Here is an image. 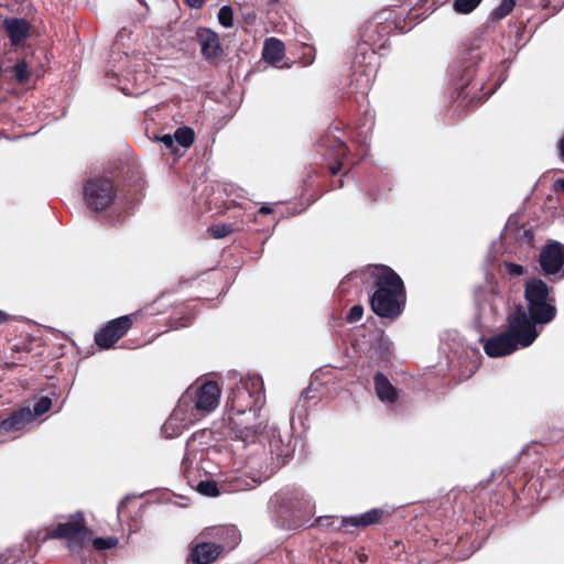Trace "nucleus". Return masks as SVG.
Listing matches in <instances>:
<instances>
[{
	"label": "nucleus",
	"mask_w": 564,
	"mask_h": 564,
	"mask_svg": "<svg viewBox=\"0 0 564 564\" xmlns=\"http://www.w3.org/2000/svg\"><path fill=\"white\" fill-rule=\"evenodd\" d=\"M220 398V389L215 381H205L199 386H191L180 398L177 405L163 424L166 437H175L188 429L199 417L213 412Z\"/></svg>",
	"instance_id": "nucleus-1"
},
{
	"label": "nucleus",
	"mask_w": 564,
	"mask_h": 564,
	"mask_svg": "<svg viewBox=\"0 0 564 564\" xmlns=\"http://www.w3.org/2000/svg\"><path fill=\"white\" fill-rule=\"evenodd\" d=\"M524 299L527 307L521 304L514 305L508 313L509 316L521 314L524 323L530 329L539 333L538 325L551 323L556 316L555 300L551 294V289L541 279H530L525 282Z\"/></svg>",
	"instance_id": "nucleus-2"
},
{
	"label": "nucleus",
	"mask_w": 564,
	"mask_h": 564,
	"mask_svg": "<svg viewBox=\"0 0 564 564\" xmlns=\"http://www.w3.org/2000/svg\"><path fill=\"white\" fill-rule=\"evenodd\" d=\"M376 290L370 297L372 311L380 317L395 319L405 305V290L402 279L390 268H375Z\"/></svg>",
	"instance_id": "nucleus-3"
},
{
	"label": "nucleus",
	"mask_w": 564,
	"mask_h": 564,
	"mask_svg": "<svg viewBox=\"0 0 564 564\" xmlns=\"http://www.w3.org/2000/svg\"><path fill=\"white\" fill-rule=\"evenodd\" d=\"M521 314L507 316V328L498 335L491 336L484 343V350L491 358H500L511 355L519 348H525L533 344L539 336L530 329L528 323H523Z\"/></svg>",
	"instance_id": "nucleus-4"
},
{
	"label": "nucleus",
	"mask_w": 564,
	"mask_h": 564,
	"mask_svg": "<svg viewBox=\"0 0 564 564\" xmlns=\"http://www.w3.org/2000/svg\"><path fill=\"white\" fill-rule=\"evenodd\" d=\"M203 535L213 536L214 542H197L192 544L187 557L188 564H210L215 562L223 551L237 544L238 536L234 527L210 528Z\"/></svg>",
	"instance_id": "nucleus-5"
},
{
	"label": "nucleus",
	"mask_w": 564,
	"mask_h": 564,
	"mask_svg": "<svg viewBox=\"0 0 564 564\" xmlns=\"http://www.w3.org/2000/svg\"><path fill=\"white\" fill-rule=\"evenodd\" d=\"M229 420L230 423L238 429V440L234 445L235 452L247 449L249 447V451L246 455L240 454V457L245 460L246 468H248L250 473L260 474L259 477H267L271 473L265 464L267 453L263 446L256 442V434L259 432L260 426L246 425L240 427V422H238V419L230 416Z\"/></svg>",
	"instance_id": "nucleus-6"
},
{
	"label": "nucleus",
	"mask_w": 564,
	"mask_h": 564,
	"mask_svg": "<svg viewBox=\"0 0 564 564\" xmlns=\"http://www.w3.org/2000/svg\"><path fill=\"white\" fill-rule=\"evenodd\" d=\"M264 404L263 381L254 375L240 379L229 395L228 405L237 416L249 413L256 417L257 411Z\"/></svg>",
	"instance_id": "nucleus-7"
},
{
	"label": "nucleus",
	"mask_w": 564,
	"mask_h": 564,
	"mask_svg": "<svg viewBox=\"0 0 564 564\" xmlns=\"http://www.w3.org/2000/svg\"><path fill=\"white\" fill-rule=\"evenodd\" d=\"M89 538V531L85 523L84 514L77 511L69 514L65 522L57 523L44 538L65 540L72 552L79 551Z\"/></svg>",
	"instance_id": "nucleus-8"
},
{
	"label": "nucleus",
	"mask_w": 564,
	"mask_h": 564,
	"mask_svg": "<svg viewBox=\"0 0 564 564\" xmlns=\"http://www.w3.org/2000/svg\"><path fill=\"white\" fill-rule=\"evenodd\" d=\"M83 189L87 206L96 212L108 208L116 197L111 180L104 176L89 177Z\"/></svg>",
	"instance_id": "nucleus-9"
},
{
	"label": "nucleus",
	"mask_w": 564,
	"mask_h": 564,
	"mask_svg": "<svg viewBox=\"0 0 564 564\" xmlns=\"http://www.w3.org/2000/svg\"><path fill=\"white\" fill-rule=\"evenodd\" d=\"M476 318L479 326L489 327L503 307V296L490 289L476 292Z\"/></svg>",
	"instance_id": "nucleus-10"
},
{
	"label": "nucleus",
	"mask_w": 564,
	"mask_h": 564,
	"mask_svg": "<svg viewBox=\"0 0 564 564\" xmlns=\"http://www.w3.org/2000/svg\"><path fill=\"white\" fill-rule=\"evenodd\" d=\"M539 263L542 272L551 281L564 278V245L552 241L540 251Z\"/></svg>",
	"instance_id": "nucleus-11"
},
{
	"label": "nucleus",
	"mask_w": 564,
	"mask_h": 564,
	"mask_svg": "<svg viewBox=\"0 0 564 564\" xmlns=\"http://www.w3.org/2000/svg\"><path fill=\"white\" fill-rule=\"evenodd\" d=\"M132 326L130 315H123L107 323L95 336L98 347L108 349L112 347Z\"/></svg>",
	"instance_id": "nucleus-12"
},
{
	"label": "nucleus",
	"mask_w": 564,
	"mask_h": 564,
	"mask_svg": "<svg viewBox=\"0 0 564 564\" xmlns=\"http://www.w3.org/2000/svg\"><path fill=\"white\" fill-rule=\"evenodd\" d=\"M32 422L30 408H21L0 422V434L23 432Z\"/></svg>",
	"instance_id": "nucleus-13"
},
{
	"label": "nucleus",
	"mask_w": 564,
	"mask_h": 564,
	"mask_svg": "<svg viewBox=\"0 0 564 564\" xmlns=\"http://www.w3.org/2000/svg\"><path fill=\"white\" fill-rule=\"evenodd\" d=\"M196 36L202 54L206 59L217 58L223 54V48L217 33L210 29H198Z\"/></svg>",
	"instance_id": "nucleus-14"
},
{
	"label": "nucleus",
	"mask_w": 564,
	"mask_h": 564,
	"mask_svg": "<svg viewBox=\"0 0 564 564\" xmlns=\"http://www.w3.org/2000/svg\"><path fill=\"white\" fill-rule=\"evenodd\" d=\"M13 45L23 42L30 33L31 25L28 20L22 18H7L2 24Z\"/></svg>",
	"instance_id": "nucleus-15"
},
{
	"label": "nucleus",
	"mask_w": 564,
	"mask_h": 564,
	"mask_svg": "<svg viewBox=\"0 0 564 564\" xmlns=\"http://www.w3.org/2000/svg\"><path fill=\"white\" fill-rule=\"evenodd\" d=\"M375 392L378 399L387 404H393L399 399L398 389L382 373L376 372L373 376Z\"/></svg>",
	"instance_id": "nucleus-16"
},
{
	"label": "nucleus",
	"mask_w": 564,
	"mask_h": 564,
	"mask_svg": "<svg viewBox=\"0 0 564 564\" xmlns=\"http://www.w3.org/2000/svg\"><path fill=\"white\" fill-rule=\"evenodd\" d=\"M319 147L329 149L332 152H334L337 162L333 164L329 170L332 174L336 175L341 169L343 162L339 159L346 155V145L339 138L328 132L319 140Z\"/></svg>",
	"instance_id": "nucleus-17"
},
{
	"label": "nucleus",
	"mask_w": 564,
	"mask_h": 564,
	"mask_svg": "<svg viewBox=\"0 0 564 564\" xmlns=\"http://www.w3.org/2000/svg\"><path fill=\"white\" fill-rule=\"evenodd\" d=\"M382 514H383V510L373 508V509H371L365 513H361V514L343 518L340 520V524L338 528L339 529L348 528V527H355V528L362 527L364 528V527L377 523L380 520V518L382 517Z\"/></svg>",
	"instance_id": "nucleus-18"
},
{
	"label": "nucleus",
	"mask_w": 564,
	"mask_h": 564,
	"mask_svg": "<svg viewBox=\"0 0 564 564\" xmlns=\"http://www.w3.org/2000/svg\"><path fill=\"white\" fill-rule=\"evenodd\" d=\"M284 52V44L282 43V41L275 37H270L267 39L264 42L262 56L267 62L271 63L272 65H275L276 63L283 59Z\"/></svg>",
	"instance_id": "nucleus-19"
},
{
	"label": "nucleus",
	"mask_w": 564,
	"mask_h": 564,
	"mask_svg": "<svg viewBox=\"0 0 564 564\" xmlns=\"http://www.w3.org/2000/svg\"><path fill=\"white\" fill-rule=\"evenodd\" d=\"M300 498H303V495L300 492H291V491H281L275 496L276 502H281L286 505V507L293 509H301L302 505L300 502Z\"/></svg>",
	"instance_id": "nucleus-20"
},
{
	"label": "nucleus",
	"mask_w": 564,
	"mask_h": 564,
	"mask_svg": "<svg viewBox=\"0 0 564 564\" xmlns=\"http://www.w3.org/2000/svg\"><path fill=\"white\" fill-rule=\"evenodd\" d=\"M516 7V0H501L500 4L492 10L490 19L492 21H500L508 17Z\"/></svg>",
	"instance_id": "nucleus-21"
},
{
	"label": "nucleus",
	"mask_w": 564,
	"mask_h": 564,
	"mask_svg": "<svg viewBox=\"0 0 564 564\" xmlns=\"http://www.w3.org/2000/svg\"><path fill=\"white\" fill-rule=\"evenodd\" d=\"M174 140L183 148H189L194 142V131L188 127L176 129L174 132Z\"/></svg>",
	"instance_id": "nucleus-22"
},
{
	"label": "nucleus",
	"mask_w": 564,
	"mask_h": 564,
	"mask_svg": "<svg viewBox=\"0 0 564 564\" xmlns=\"http://www.w3.org/2000/svg\"><path fill=\"white\" fill-rule=\"evenodd\" d=\"M480 2L481 0H454L453 9L457 13L468 14L473 12Z\"/></svg>",
	"instance_id": "nucleus-23"
},
{
	"label": "nucleus",
	"mask_w": 564,
	"mask_h": 564,
	"mask_svg": "<svg viewBox=\"0 0 564 564\" xmlns=\"http://www.w3.org/2000/svg\"><path fill=\"white\" fill-rule=\"evenodd\" d=\"M218 21L224 28H231L234 24V10L230 6H223L218 11Z\"/></svg>",
	"instance_id": "nucleus-24"
},
{
	"label": "nucleus",
	"mask_w": 564,
	"mask_h": 564,
	"mask_svg": "<svg viewBox=\"0 0 564 564\" xmlns=\"http://www.w3.org/2000/svg\"><path fill=\"white\" fill-rule=\"evenodd\" d=\"M13 74H14V77L18 83H20V84L26 83L30 78V73H29L26 63L24 61L18 62L13 66Z\"/></svg>",
	"instance_id": "nucleus-25"
},
{
	"label": "nucleus",
	"mask_w": 564,
	"mask_h": 564,
	"mask_svg": "<svg viewBox=\"0 0 564 564\" xmlns=\"http://www.w3.org/2000/svg\"><path fill=\"white\" fill-rule=\"evenodd\" d=\"M118 539L110 536V538H95L93 540V545L96 550L102 551V550H109L118 545Z\"/></svg>",
	"instance_id": "nucleus-26"
},
{
	"label": "nucleus",
	"mask_w": 564,
	"mask_h": 564,
	"mask_svg": "<svg viewBox=\"0 0 564 564\" xmlns=\"http://www.w3.org/2000/svg\"><path fill=\"white\" fill-rule=\"evenodd\" d=\"M52 406V400L48 398V397H42L40 398L35 404H34V409H33V419L35 416H40L44 413H46Z\"/></svg>",
	"instance_id": "nucleus-27"
},
{
	"label": "nucleus",
	"mask_w": 564,
	"mask_h": 564,
	"mask_svg": "<svg viewBox=\"0 0 564 564\" xmlns=\"http://www.w3.org/2000/svg\"><path fill=\"white\" fill-rule=\"evenodd\" d=\"M197 490L208 497H215L219 494L217 485L210 480L200 481L197 485Z\"/></svg>",
	"instance_id": "nucleus-28"
},
{
	"label": "nucleus",
	"mask_w": 564,
	"mask_h": 564,
	"mask_svg": "<svg viewBox=\"0 0 564 564\" xmlns=\"http://www.w3.org/2000/svg\"><path fill=\"white\" fill-rule=\"evenodd\" d=\"M19 558V553L15 550L0 549V564H12Z\"/></svg>",
	"instance_id": "nucleus-29"
},
{
	"label": "nucleus",
	"mask_w": 564,
	"mask_h": 564,
	"mask_svg": "<svg viewBox=\"0 0 564 564\" xmlns=\"http://www.w3.org/2000/svg\"><path fill=\"white\" fill-rule=\"evenodd\" d=\"M231 231H232V228L230 225L221 224V225H215V226L210 227V232H212L213 237L216 239L224 238V237L228 236Z\"/></svg>",
	"instance_id": "nucleus-30"
},
{
	"label": "nucleus",
	"mask_w": 564,
	"mask_h": 564,
	"mask_svg": "<svg viewBox=\"0 0 564 564\" xmlns=\"http://www.w3.org/2000/svg\"><path fill=\"white\" fill-rule=\"evenodd\" d=\"M364 315V307L361 305H354L347 315V321L349 323H356L361 319Z\"/></svg>",
	"instance_id": "nucleus-31"
},
{
	"label": "nucleus",
	"mask_w": 564,
	"mask_h": 564,
	"mask_svg": "<svg viewBox=\"0 0 564 564\" xmlns=\"http://www.w3.org/2000/svg\"><path fill=\"white\" fill-rule=\"evenodd\" d=\"M505 269L511 276H520L524 272V268L522 265L512 262H506Z\"/></svg>",
	"instance_id": "nucleus-32"
},
{
	"label": "nucleus",
	"mask_w": 564,
	"mask_h": 564,
	"mask_svg": "<svg viewBox=\"0 0 564 564\" xmlns=\"http://www.w3.org/2000/svg\"><path fill=\"white\" fill-rule=\"evenodd\" d=\"M160 141L164 144V147L166 149H170L172 151H174V143H175V140H174V137L171 135V134H164L160 138Z\"/></svg>",
	"instance_id": "nucleus-33"
},
{
	"label": "nucleus",
	"mask_w": 564,
	"mask_h": 564,
	"mask_svg": "<svg viewBox=\"0 0 564 564\" xmlns=\"http://www.w3.org/2000/svg\"><path fill=\"white\" fill-rule=\"evenodd\" d=\"M206 0H186V3L193 9H199L204 6Z\"/></svg>",
	"instance_id": "nucleus-34"
},
{
	"label": "nucleus",
	"mask_w": 564,
	"mask_h": 564,
	"mask_svg": "<svg viewBox=\"0 0 564 564\" xmlns=\"http://www.w3.org/2000/svg\"><path fill=\"white\" fill-rule=\"evenodd\" d=\"M256 19H257V15L252 11L243 14V20L247 24H253Z\"/></svg>",
	"instance_id": "nucleus-35"
},
{
	"label": "nucleus",
	"mask_w": 564,
	"mask_h": 564,
	"mask_svg": "<svg viewBox=\"0 0 564 564\" xmlns=\"http://www.w3.org/2000/svg\"><path fill=\"white\" fill-rule=\"evenodd\" d=\"M553 188L556 192H564V178H557L553 184Z\"/></svg>",
	"instance_id": "nucleus-36"
},
{
	"label": "nucleus",
	"mask_w": 564,
	"mask_h": 564,
	"mask_svg": "<svg viewBox=\"0 0 564 564\" xmlns=\"http://www.w3.org/2000/svg\"><path fill=\"white\" fill-rule=\"evenodd\" d=\"M272 212H273V209L270 206H261L258 210V213L262 214V215H268V214H271Z\"/></svg>",
	"instance_id": "nucleus-37"
},
{
	"label": "nucleus",
	"mask_w": 564,
	"mask_h": 564,
	"mask_svg": "<svg viewBox=\"0 0 564 564\" xmlns=\"http://www.w3.org/2000/svg\"><path fill=\"white\" fill-rule=\"evenodd\" d=\"M558 149H560V154H561L562 159H564V137L560 140Z\"/></svg>",
	"instance_id": "nucleus-38"
},
{
	"label": "nucleus",
	"mask_w": 564,
	"mask_h": 564,
	"mask_svg": "<svg viewBox=\"0 0 564 564\" xmlns=\"http://www.w3.org/2000/svg\"><path fill=\"white\" fill-rule=\"evenodd\" d=\"M523 237L528 240V242H530L533 239V234L531 232V230H524Z\"/></svg>",
	"instance_id": "nucleus-39"
},
{
	"label": "nucleus",
	"mask_w": 564,
	"mask_h": 564,
	"mask_svg": "<svg viewBox=\"0 0 564 564\" xmlns=\"http://www.w3.org/2000/svg\"><path fill=\"white\" fill-rule=\"evenodd\" d=\"M8 321V315L0 310V324L6 323Z\"/></svg>",
	"instance_id": "nucleus-40"
},
{
	"label": "nucleus",
	"mask_w": 564,
	"mask_h": 564,
	"mask_svg": "<svg viewBox=\"0 0 564 564\" xmlns=\"http://www.w3.org/2000/svg\"><path fill=\"white\" fill-rule=\"evenodd\" d=\"M188 460H189V453L186 452L183 457L182 465L186 467Z\"/></svg>",
	"instance_id": "nucleus-41"
},
{
	"label": "nucleus",
	"mask_w": 564,
	"mask_h": 564,
	"mask_svg": "<svg viewBox=\"0 0 564 564\" xmlns=\"http://www.w3.org/2000/svg\"><path fill=\"white\" fill-rule=\"evenodd\" d=\"M379 347H380V348H383V347H384V349H387V350H388V348H389V343H388L387 340H383V339H382V340H380V343H379Z\"/></svg>",
	"instance_id": "nucleus-42"
},
{
	"label": "nucleus",
	"mask_w": 564,
	"mask_h": 564,
	"mask_svg": "<svg viewBox=\"0 0 564 564\" xmlns=\"http://www.w3.org/2000/svg\"><path fill=\"white\" fill-rule=\"evenodd\" d=\"M276 451H278V453H276V456H278V457H280V456H286V455H288V453H286V452H284L283 449H278V448H276Z\"/></svg>",
	"instance_id": "nucleus-43"
},
{
	"label": "nucleus",
	"mask_w": 564,
	"mask_h": 564,
	"mask_svg": "<svg viewBox=\"0 0 564 564\" xmlns=\"http://www.w3.org/2000/svg\"><path fill=\"white\" fill-rule=\"evenodd\" d=\"M276 443H278V441L274 438V440H272V441H271L270 446H271L272 448H275V447H276Z\"/></svg>",
	"instance_id": "nucleus-44"
},
{
	"label": "nucleus",
	"mask_w": 564,
	"mask_h": 564,
	"mask_svg": "<svg viewBox=\"0 0 564 564\" xmlns=\"http://www.w3.org/2000/svg\"><path fill=\"white\" fill-rule=\"evenodd\" d=\"M307 393H308V391H307V390H304V391L302 392V397H306V395H307Z\"/></svg>",
	"instance_id": "nucleus-45"
},
{
	"label": "nucleus",
	"mask_w": 564,
	"mask_h": 564,
	"mask_svg": "<svg viewBox=\"0 0 564 564\" xmlns=\"http://www.w3.org/2000/svg\"><path fill=\"white\" fill-rule=\"evenodd\" d=\"M189 445H191V441H187V443H186V447L188 448V447H189Z\"/></svg>",
	"instance_id": "nucleus-46"
}]
</instances>
